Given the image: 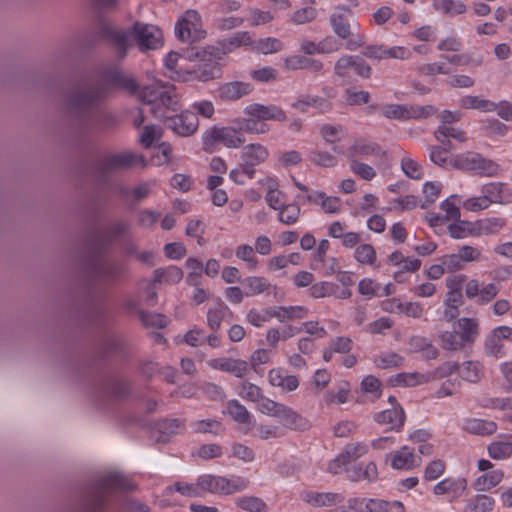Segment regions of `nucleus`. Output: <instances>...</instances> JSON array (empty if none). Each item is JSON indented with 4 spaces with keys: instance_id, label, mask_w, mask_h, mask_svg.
I'll use <instances>...</instances> for the list:
<instances>
[{
    "instance_id": "23",
    "label": "nucleus",
    "mask_w": 512,
    "mask_h": 512,
    "mask_svg": "<svg viewBox=\"0 0 512 512\" xmlns=\"http://www.w3.org/2000/svg\"><path fill=\"white\" fill-rule=\"evenodd\" d=\"M253 91L251 83L242 81L227 82L217 89L218 97L223 101H236Z\"/></svg>"
},
{
    "instance_id": "55",
    "label": "nucleus",
    "mask_w": 512,
    "mask_h": 512,
    "mask_svg": "<svg viewBox=\"0 0 512 512\" xmlns=\"http://www.w3.org/2000/svg\"><path fill=\"white\" fill-rule=\"evenodd\" d=\"M191 426L195 433H211L218 435L220 432L224 431L221 422L215 419L197 420L194 421Z\"/></svg>"
},
{
    "instance_id": "39",
    "label": "nucleus",
    "mask_w": 512,
    "mask_h": 512,
    "mask_svg": "<svg viewBox=\"0 0 512 512\" xmlns=\"http://www.w3.org/2000/svg\"><path fill=\"white\" fill-rule=\"evenodd\" d=\"M285 65L290 70L309 69L318 73L323 69V63L319 60L302 55H294L285 60Z\"/></svg>"
},
{
    "instance_id": "46",
    "label": "nucleus",
    "mask_w": 512,
    "mask_h": 512,
    "mask_svg": "<svg viewBox=\"0 0 512 512\" xmlns=\"http://www.w3.org/2000/svg\"><path fill=\"white\" fill-rule=\"evenodd\" d=\"M504 474L501 470H493L478 477L475 482V489L478 491L489 490L499 484Z\"/></svg>"
},
{
    "instance_id": "2",
    "label": "nucleus",
    "mask_w": 512,
    "mask_h": 512,
    "mask_svg": "<svg viewBox=\"0 0 512 512\" xmlns=\"http://www.w3.org/2000/svg\"><path fill=\"white\" fill-rule=\"evenodd\" d=\"M140 99L144 104L151 106L150 113L156 119H163L167 110L175 112L181 107L176 87L169 82H155L144 86L140 92Z\"/></svg>"
},
{
    "instance_id": "20",
    "label": "nucleus",
    "mask_w": 512,
    "mask_h": 512,
    "mask_svg": "<svg viewBox=\"0 0 512 512\" xmlns=\"http://www.w3.org/2000/svg\"><path fill=\"white\" fill-rule=\"evenodd\" d=\"M88 254L85 257V265L87 270L93 269V264L102 263L108 260L105 256L112 247L110 240H106L99 232L90 235L87 243Z\"/></svg>"
},
{
    "instance_id": "31",
    "label": "nucleus",
    "mask_w": 512,
    "mask_h": 512,
    "mask_svg": "<svg viewBox=\"0 0 512 512\" xmlns=\"http://www.w3.org/2000/svg\"><path fill=\"white\" fill-rule=\"evenodd\" d=\"M463 430L477 436H490L497 431V424L491 420L468 418L464 421Z\"/></svg>"
},
{
    "instance_id": "53",
    "label": "nucleus",
    "mask_w": 512,
    "mask_h": 512,
    "mask_svg": "<svg viewBox=\"0 0 512 512\" xmlns=\"http://www.w3.org/2000/svg\"><path fill=\"white\" fill-rule=\"evenodd\" d=\"M434 136L441 143H445L447 138H452L459 142L467 140L466 133L463 130L445 125L439 126L434 132Z\"/></svg>"
},
{
    "instance_id": "60",
    "label": "nucleus",
    "mask_w": 512,
    "mask_h": 512,
    "mask_svg": "<svg viewBox=\"0 0 512 512\" xmlns=\"http://www.w3.org/2000/svg\"><path fill=\"white\" fill-rule=\"evenodd\" d=\"M440 340L442 347L445 350L455 351L461 349L465 345L459 336V332L456 329L453 331H445L441 333Z\"/></svg>"
},
{
    "instance_id": "16",
    "label": "nucleus",
    "mask_w": 512,
    "mask_h": 512,
    "mask_svg": "<svg viewBox=\"0 0 512 512\" xmlns=\"http://www.w3.org/2000/svg\"><path fill=\"white\" fill-rule=\"evenodd\" d=\"M94 280L116 282L127 276V267L124 262L106 260L93 264V269L88 271Z\"/></svg>"
},
{
    "instance_id": "29",
    "label": "nucleus",
    "mask_w": 512,
    "mask_h": 512,
    "mask_svg": "<svg viewBox=\"0 0 512 512\" xmlns=\"http://www.w3.org/2000/svg\"><path fill=\"white\" fill-rule=\"evenodd\" d=\"M269 382L272 386L279 387L283 391L292 392L299 386V379L290 375L283 368H273L268 373Z\"/></svg>"
},
{
    "instance_id": "56",
    "label": "nucleus",
    "mask_w": 512,
    "mask_h": 512,
    "mask_svg": "<svg viewBox=\"0 0 512 512\" xmlns=\"http://www.w3.org/2000/svg\"><path fill=\"white\" fill-rule=\"evenodd\" d=\"M460 106L465 109L495 110L496 104L479 98L478 96L467 95L460 99Z\"/></svg>"
},
{
    "instance_id": "45",
    "label": "nucleus",
    "mask_w": 512,
    "mask_h": 512,
    "mask_svg": "<svg viewBox=\"0 0 512 512\" xmlns=\"http://www.w3.org/2000/svg\"><path fill=\"white\" fill-rule=\"evenodd\" d=\"M343 98L348 106H361L369 104L371 95L368 91H357L353 87H348L343 92Z\"/></svg>"
},
{
    "instance_id": "62",
    "label": "nucleus",
    "mask_w": 512,
    "mask_h": 512,
    "mask_svg": "<svg viewBox=\"0 0 512 512\" xmlns=\"http://www.w3.org/2000/svg\"><path fill=\"white\" fill-rule=\"evenodd\" d=\"M482 196L490 204L500 203L503 198V185L502 183H488L482 187Z\"/></svg>"
},
{
    "instance_id": "8",
    "label": "nucleus",
    "mask_w": 512,
    "mask_h": 512,
    "mask_svg": "<svg viewBox=\"0 0 512 512\" xmlns=\"http://www.w3.org/2000/svg\"><path fill=\"white\" fill-rule=\"evenodd\" d=\"M175 35L181 42L194 44L207 35L201 28V16L196 10H187L175 25Z\"/></svg>"
},
{
    "instance_id": "21",
    "label": "nucleus",
    "mask_w": 512,
    "mask_h": 512,
    "mask_svg": "<svg viewBox=\"0 0 512 512\" xmlns=\"http://www.w3.org/2000/svg\"><path fill=\"white\" fill-rule=\"evenodd\" d=\"M244 114L258 118L264 123L269 120L284 122L287 119L285 111L275 104L252 103L244 108Z\"/></svg>"
},
{
    "instance_id": "18",
    "label": "nucleus",
    "mask_w": 512,
    "mask_h": 512,
    "mask_svg": "<svg viewBox=\"0 0 512 512\" xmlns=\"http://www.w3.org/2000/svg\"><path fill=\"white\" fill-rule=\"evenodd\" d=\"M96 393L101 397H108L115 400H125L131 394L130 382L114 376L104 378L95 388Z\"/></svg>"
},
{
    "instance_id": "58",
    "label": "nucleus",
    "mask_w": 512,
    "mask_h": 512,
    "mask_svg": "<svg viewBox=\"0 0 512 512\" xmlns=\"http://www.w3.org/2000/svg\"><path fill=\"white\" fill-rule=\"evenodd\" d=\"M239 123L240 131H245L247 133L265 134L270 130L268 124L255 117L244 118Z\"/></svg>"
},
{
    "instance_id": "12",
    "label": "nucleus",
    "mask_w": 512,
    "mask_h": 512,
    "mask_svg": "<svg viewBox=\"0 0 512 512\" xmlns=\"http://www.w3.org/2000/svg\"><path fill=\"white\" fill-rule=\"evenodd\" d=\"M268 156V149L259 143H251L244 146L239 162L242 173L249 179L254 178L256 173L255 166L264 163Z\"/></svg>"
},
{
    "instance_id": "52",
    "label": "nucleus",
    "mask_w": 512,
    "mask_h": 512,
    "mask_svg": "<svg viewBox=\"0 0 512 512\" xmlns=\"http://www.w3.org/2000/svg\"><path fill=\"white\" fill-rule=\"evenodd\" d=\"M381 114L387 119L399 121L408 120V105L402 104H385L380 107Z\"/></svg>"
},
{
    "instance_id": "13",
    "label": "nucleus",
    "mask_w": 512,
    "mask_h": 512,
    "mask_svg": "<svg viewBox=\"0 0 512 512\" xmlns=\"http://www.w3.org/2000/svg\"><path fill=\"white\" fill-rule=\"evenodd\" d=\"M160 120L165 123L167 128L182 137L191 136L197 131L199 126L197 114L189 110L172 116H168L165 113V117Z\"/></svg>"
},
{
    "instance_id": "40",
    "label": "nucleus",
    "mask_w": 512,
    "mask_h": 512,
    "mask_svg": "<svg viewBox=\"0 0 512 512\" xmlns=\"http://www.w3.org/2000/svg\"><path fill=\"white\" fill-rule=\"evenodd\" d=\"M243 284L248 289L246 296H254L264 292L270 294V290H276V285L271 284L265 277L249 276L244 279Z\"/></svg>"
},
{
    "instance_id": "4",
    "label": "nucleus",
    "mask_w": 512,
    "mask_h": 512,
    "mask_svg": "<svg viewBox=\"0 0 512 512\" xmlns=\"http://www.w3.org/2000/svg\"><path fill=\"white\" fill-rule=\"evenodd\" d=\"M208 46H189L183 50V58L189 61H199L200 63L188 74L192 79L200 82H208L214 79H218L222 76V67L225 62L218 60L216 57L208 56Z\"/></svg>"
},
{
    "instance_id": "59",
    "label": "nucleus",
    "mask_w": 512,
    "mask_h": 512,
    "mask_svg": "<svg viewBox=\"0 0 512 512\" xmlns=\"http://www.w3.org/2000/svg\"><path fill=\"white\" fill-rule=\"evenodd\" d=\"M458 371L462 379L470 383H477L481 378L480 364L478 362L466 361Z\"/></svg>"
},
{
    "instance_id": "57",
    "label": "nucleus",
    "mask_w": 512,
    "mask_h": 512,
    "mask_svg": "<svg viewBox=\"0 0 512 512\" xmlns=\"http://www.w3.org/2000/svg\"><path fill=\"white\" fill-rule=\"evenodd\" d=\"M129 229V225L123 221H117L106 227L102 231H98L106 240H110L113 245L122 235Z\"/></svg>"
},
{
    "instance_id": "10",
    "label": "nucleus",
    "mask_w": 512,
    "mask_h": 512,
    "mask_svg": "<svg viewBox=\"0 0 512 512\" xmlns=\"http://www.w3.org/2000/svg\"><path fill=\"white\" fill-rule=\"evenodd\" d=\"M245 142L240 130L233 127H212L203 136L205 150H209L216 144H223L227 148H238Z\"/></svg>"
},
{
    "instance_id": "27",
    "label": "nucleus",
    "mask_w": 512,
    "mask_h": 512,
    "mask_svg": "<svg viewBox=\"0 0 512 512\" xmlns=\"http://www.w3.org/2000/svg\"><path fill=\"white\" fill-rule=\"evenodd\" d=\"M301 499L314 507H330L343 502L341 494L333 492H315L307 490L302 492Z\"/></svg>"
},
{
    "instance_id": "6",
    "label": "nucleus",
    "mask_w": 512,
    "mask_h": 512,
    "mask_svg": "<svg viewBox=\"0 0 512 512\" xmlns=\"http://www.w3.org/2000/svg\"><path fill=\"white\" fill-rule=\"evenodd\" d=\"M258 410L263 414L277 418L285 429L305 431L310 428V422L307 418L291 407L274 400L264 399L263 403L258 405Z\"/></svg>"
},
{
    "instance_id": "1",
    "label": "nucleus",
    "mask_w": 512,
    "mask_h": 512,
    "mask_svg": "<svg viewBox=\"0 0 512 512\" xmlns=\"http://www.w3.org/2000/svg\"><path fill=\"white\" fill-rule=\"evenodd\" d=\"M113 89L125 91L131 95L139 89L137 80L119 67L103 68L93 83L80 85L65 96V116L70 126L85 133L102 117V102Z\"/></svg>"
},
{
    "instance_id": "17",
    "label": "nucleus",
    "mask_w": 512,
    "mask_h": 512,
    "mask_svg": "<svg viewBox=\"0 0 512 512\" xmlns=\"http://www.w3.org/2000/svg\"><path fill=\"white\" fill-rule=\"evenodd\" d=\"M98 356L103 362L125 360L128 357V344L118 336H108L98 348Z\"/></svg>"
},
{
    "instance_id": "44",
    "label": "nucleus",
    "mask_w": 512,
    "mask_h": 512,
    "mask_svg": "<svg viewBox=\"0 0 512 512\" xmlns=\"http://www.w3.org/2000/svg\"><path fill=\"white\" fill-rule=\"evenodd\" d=\"M238 508L247 512H269L267 504L256 496H241L235 500Z\"/></svg>"
},
{
    "instance_id": "63",
    "label": "nucleus",
    "mask_w": 512,
    "mask_h": 512,
    "mask_svg": "<svg viewBox=\"0 0 512 512\" xmlns=\"http://www.w3.org/2000/svg\"><path fill=\"white\" fill-rule=\"evenodd\" d=\"M392 304L396 306V309L399 313H404L405 315L412 318H420L423 315V307L418 302H406L402 303L396 299H393Z\"/></svg>"
},
{
    "instance_id": "33",
    "label": "nucleus",
    "mask_w": 512,
    "mask_h": 512,
    "mask_svg": "<svg viewBox=\"0 0 512 512\" xmlns=\"http://www.w3.org/2000/svg\"><path fill=\"white\" fill-rule=\"evenodd\" d=\"M384 154L385 152L381 150L379 144L362 139L356 140L349 148L350 159H355V157L381 156Z\"/></svg>"
},
{
    "instance_id": "14",
    "label": "nucleus",
    "mask_w": 512,
    "mask_h": 512,
    "mask_svg": "<svg viewBox=\"0 0 512 512\" xmlns=\"http://www.w3.org/2000/svg\"><path fill=\"white\" fill-rule=\"evenodd\" d=\"M98 36L113 44L118 60H123L127 56L130 47L129 37H131L129 31L124 32L117 30L109 23H101L98 26Z\"/></svg>"
},
{
    "instance_id": "15",
    "label": "nucleus",
    "mask_w": 512,
    "mask_h": 512,
    "mask_svg": "<svg viewBox=\"0 0 512 512\" xmlns=\"http://www.w3.org/2000/svg\"><path fill=\"white\" fill-rule=\"evenodd\" d=\"M251 37L248 32L239 31L231 37L217 41L216 45H208V56H214L225 62L227 54L233 52L242 45L251 44ZM205 53V51H203ZM207 53V51H206Z\"/></svg>"
},
{
    "instance_id": "61",
    "label": "nucleus",
    "mask_w": 512,
    "mask_h": 512,
    "mask_svg": "<svg viewBox=\"0 0 512 512\" xmlns=\"http://www.w3.org/2000/svg\"><path fill=\"white\" fill-rule=\"evenodd\" d=\"M338 289V285L332 282L322 281L311 286L310 294L314 298H324L327 296L335 295Z\"/></svg>"
},
{
    "instance_id": "43",
    "label": "nucleus",
    "mask_w": 512,
    "mask_h": 512,
    "mask_svg": "<svg viewBox=\"0 0 512 512\" xmlns=\"http://www.w3.org/2000/svg\"><path fill=\"white\" fill-rule=\"evenodd\" d=\"M157 430L159 431L158 441L166 442L169 437L184 430V422L180 419H164L157 424Z\"/></svg>"
},
{
    "instance_id": "7",
    "label": "nucleus",
    "mask_w": 512,
    "mask_h": 512,
    "mask_svg": "<svg viewBox=\"0 0 512 512\" xmlns=\"http://www.w3.org/2000/svg\"><path fill=\"white\" fill-rule=\"evenodd\" d=\"M451 164L456 169L474 172L480 176L493 177L500 171L498 163L473 151L457 154L451 161Z\"/></svg>"
},
{
    "instance_id": "30",
    "label": "nucleus",
    "mask_w": 512,
    "mask_h": 512,
    "mask_svg": "<svg viewBox=\"0 0 512 512\" xmlns=\"http://www.w3.org/2000/svg\"><path fill=\"white\" fill-rule=\"evenodd\" d=\"M391 467L396 470H410L420 465L421 459L416 462L415 455L407 446L401 447L399 450L390 454Z\"/></svg>"
},
{
    "instance_id": "34",
    "label": "nucleus",
    "mask_w": 512,
    "mask_h": 512,
    "mask_svg": "<svg viewBox=\"0 0 512 512\" xmlns=\"http://www.w3.org/2000/svg\"><path fill=\"white\" fill-rule=\"evenodd\" d=\"M457 331L464 344L473 343L479 335V323L477 319L463 317L456 322Z\"/></svg>"
},
{
    "instance_id": "35",
    "label": "nucleus",
    "mask_w": 512,
    "mask_h": 512,
    "mask_svg": "<svg viewBox=\"0 0 512 512\" xmlns=\"http://www.w3.org/2000/svg\"><path fill=\"white\" fill-rule=\"evenodd\" d=\"M467 487V482L464 478H458V479H451L447 478L439 483H437L434 488L433 492L436 495H444L447 493H452L453 498L458 497L461 495Z\"/></svg>"
},
{
    "instance_id": "47",
    "label": "nucleus",
    "mask_w": 512,
    "mask_h": 512,
    "mask_svg": "<svg viewBox=\"0 0 512 512\" xmlns=\"http://www.w3.org/2000/svg\"><path fill=\"white\" fill-rule=\"evenodd\" d=\"M433 5L435 9L451 16L464 14L467 11L466 5L461 1L433 0Z\"/></svg>"
},
{
    "instance_id": "64",
    "label": "nucleus",
    "mask_w": 512,
    "mask_h": 512,
    "mask_svg": "<svg viewBox=\"0 0 512 512\" xmlns=\"http://www.w3.org/2000/svg\"><path fill=\"white\" fill-rule=\"evenodd\" d=\"M354 256L361 264L374 265L376 261V251L370 244L359 245L355 250Z\"/></svg>"
},
{
    "instance_id": "19",
    "label": "nucleus",
    "mask_w": 512,
    "mask_h": 512,
    "mask_svg": "<svg viewBox=\"0 0 512 512\" xmlns=\"http://www.w3.org/2000/svg\"><path fill=\"white\" fill-rule=\"evenodd\" d=\"M504 340L512 341V328L505 325L494 328L485 339V353L496 358L504 357L506 355Z\"/></svg>"
},
{
    "instance_id": "3",
    "label": "nucleus",
    "mask_w": 512,
    "mask_h": 512,
    "mask_svg": "<svg viewBox=\"0 0 512 512\" xmlns=\"http://www.w3.org/2000/svg\"><path fill=\"white\" fill-rule=\"evenodd\" d=\"M136 486L119 473H109L99 478L91 487V498L85 512H104L109 490L132 491Z\"/></svg>"
},
{
    "instance_id": "5",
    "label": "nucleus",
    "mask_w": 512,
    "mask_h": 512,
    "mask_svg": "<svg viewBox=\"0 0 512 512\" xmlns=\"http://www.w3.org/2000/svg\"><path fill=\"white\" fill-rule=\"evenodd\" d=\"M136 165H146L143 155L133 152L109 154L95 162L93 173L100 184H107L112 172L127 170Z\"/></svg>"
},
{
    "instance_id": "37",
    "label": "nucleus",
    "mask_w": 512,
    "mask_h": 512,
    "mask_svg": "<svg viewBox=\"0 0 512 512\" xmlns=\"http://www.w3.org/2000/svg\"><path fill=\"white\" fill-rule=\"evenodd\" d=\"M489 456L494 460H503L512 456V435L493 441L487 447Z\"/></svg>"
},
{
    "instance_id": "11",
    "label": "nucleus",
    "mask_w": 512,
    "mask_h": 512,
    "mask_svg": "<svg viewBox=\"0 0 512 512\" xmlns=\"http://www.w3.org/2000/svg\"><path fill=\"white\" fill-rule=\"evenodd\" d=\"M334 73L339 78H350L351 73L362 79H369L372 75V67L359 55H343L334 65Z\"/></svg>"
},
{
    "instance_id": "36",
    "label": "nucleus",
    "mask_w": 512,
    "mask_h": 512,
    "mask_svg": "<svg viewBox=\"0 0 512 512\" xmlns=\"http://www.w3.org/2000/svg\"><path fill=\"white\" fill-rule=\"evenodd\" d=\"M428 381L429 377L424 374L418 372H402L391 376L388 380V383L393 387H415L419 384L427 383Z\"/></svg>"
},
{
    "instance_id": "38",
    "label": "nucleus",
    "mask_w": 512,
    "mask_h": 512,
    "mask_svg": "<svg viewBox=\"0 0 512 512\" xmlns=\"http://www.w3.org/2000/svg\"><path fill=\"white\" fill-rule=\"evenodd\" d=\"M153 282L174 285L179 283L183 278V271L175 265L166 268H157L153 272Z\"/></svg>"
},
{
    "instance_id": "42",
    "label": "nucleus",
    "mask_w": 512,
    "mask_h": 512,
    "mask_svg": "<svg viewBox=\"0 0 512 512\" xmlns=\"http://www.w3.org/2000/svg\"><path fill=\"white\" fill-rule=\"evenodd\" d=\"M494 504L495 501L491 496L478 494L466 501L464 512H490Z\"/></svg>"
},
{
    "instance_id": "28",
    "label": "nucleus",
    "mask_w": 512,
    "mask_h": 512,
    "mask_svg": "<svg viewBox=\"0 0 512 512\" xmlns=\"http://www.w3.org/2000/svg\"><path fill=\"white\" fill-rule=\"evenodd\" d=\"M268 317L277 318L280 322L285 323L294 319H303L307 316L308 310L302 306H273L265 309Z\"/></svg>"
},
{
    "instance_id": "41",
    "label": "nucleus",
    "mask_w": 512,
    "mask_h": 512,
    "mask_svg": "<svg viewBox=\"0 0 512 512\" xmlns=\"http://www.w3.org/2000/svg\"><path fill=\"white\" fill-rule=\"evenodd\" d=\"M223 412L227 413L237 423L252 424V415L247 408L236 399L229 400Z\"/></svg>"
},
{
    "instance_id": "49",
    "label": "nucleus",
    "mask_w": 512,
    "mask_h": 512,
    "mask_svg": "<svg viewBox=\"0 0 512 512\" xmlns=\"http://www.w3.org/2000/svg\"><path fill=\"white\" fill-rule=\"evenodd\" d=\"M238 393L243 399L258 402L259 405L263 403L264 399H268L262 394V390L259 386L250 382H242L239 386Z\"/></svg>"
},
{
    "instance_id": "24",
    "label": "nucleus",
    "mask_w": 512,
    "mask_h": 512,
    "mask_svg": "<svg viewBox=\"0 0 512 512\" xmlns=\"http://www.w3.org/2000/svg\"><path fill=\"white\" fill-rule=\"evenodd\" d=\"M210 367L216 370L230 373L237 378L244 377L249 371V364L242 359L217 358L209 362Z\"/></svg>"
},
{
    "instance_id": "25",
    "label": "nucleus",
    "mask_w": 512,
    "mask_h": 512,
    "mask_svg": "<svg viewBox=\"0 0 512 512\" xmlns=\"http://www.w3.org/2000/svg\"><path fill=\"white\" fill-rule=\"evenodd\" d=\"M353 13L350 9L345 7H337L336 11L330 16V24L334 33L341 39H348L351 33V26L349 23Z\"/></svg>"
},
{
    "instance_id": "32",
    "label": "nucleus",
    "mask_w": 512,
    "mask_h": 512,
    "mask_svg": "<svg viewBox=\"0 0 512 512\" xmlns=\"http://www.w3.org/2000/svg\"><path fill=\"white\" fill-rule=\"evenodd\" d=\"M228 484V478L211 474H204L198 477V486L202 494L209 492L211 494L225 495V486Z\"/></svg>"
},
{
    "instance_id": "50",
    "label": "nucleus",
    "mask_w": 512,
    "mask_h": 512,
    "mask_svg": "<svg viewBox=\"0 0 512 512\" xmlns=\"http://www.w3.org/2000/svg\"><path fill=\"white\" fill-rule=\"evenodd\" d=\"M218 302L219 307L210 308L207 312V324L214 331H217L220 328L225 314L230 312L229 307L225 305L220 298H218Z\"/></svg>"
},
{
    "instance_id": "54",
    "label": "nucleus",
    "mask_w": 512,
    "mask_h": 512,
    "mask_svg": "<svg viewBox=\"0 0 512 512\" xmlns=\"http://www.w3.org/2000/svg\"><path fill=\"white\" fill-rule=\"evenodd\" d=\"M139 316L142 323L147 327L163 329L167 327L169 324L168 317L160 313H152L144 310H139Z\"/></svg>"
},
{
    "instance_id": "22",
    "label": "nucleus",
    "mask_w": 512,
    "mask_h": 512,
    "mask_svg": "<svg viewBox=\"0 0 512 512\" xmlns=\"http://www.w3.org/2000/svg\"><path fill=\"white\" fill-rule=\"evenodd\" d=\"M406 415L401 405L383 410L374 415V420L379 424L390 425L389 431L400 432L405 423Z\"/></svg>"
},
{
    "instance_id": "9",
    "label": "nucleus",
    "mask_w": 512,
    "mask_h": 512,
    "mask_svg": "<svg viewBox=\"0 0 512 512\" xmlns=\"http://www.w3.org/2000/svg\"><path fill=\"white\" fill-rule=\"evenodd\" d=\"M129 33L140 51L155 50L163 44L162 31L152 24L136 21Z\"/></svg>"
},
{
    "instance_id": "51",
    "label": "nucleus",
    "mask_w": 512,
    "mask_h": 512,
    "mask_svg": "<svg viewBox=\"0 0 512 512\" xmlns=\"http://www.w3.org/2000/svg\"><path fill=\"white\" fill-rule=\"evenodd\" d=\"M405 358L396 352H389L375 357L374 363L378 368L389 369L401 367Z\"/></svg>"
},
{
    "instance_id": "26",
    "label": "nucleus",
    "mask_w": 512,
    "mask_h": 512,
    "mask_svg": "<svg viewBox=\"0 0 512 512\" xmlns=\"http://www.w3.org/2000/svg\"><path fill=\"white\" fill-rule=\"evenodd\" d=\"M409 353H421L423 360H435L439 356V350L433 342L424 336L414 335L408 340Z\"/></svg>"
},
{
    "instance_id": "48",
    "label": "nucleus",
    "mask_w": 512,
    "mask_h": 512,
    "mask_svg": "<svg viewBox=\"0 0 512 512\" xmlns=\"http://www.w3.org/2000/svg\"><path fill=\"white\" fill-rule=\"evenodd\" d=\"M279 211V221L286 225L295 224L301 214L299 204L295 201L294 203L281 205Z\"/></svg>"
}]
</instances>
